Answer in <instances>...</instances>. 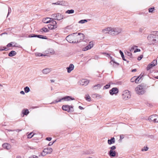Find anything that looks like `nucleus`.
<instances>
[{
	"mask_svg": "<svg viewBox=\"0 0 158 158\" xmlns=\"http://www.w3.org/2000/svg\"><path fill=\"white\" fill-rule=\"evenodd\" d=\"M143 55H141L139 56H138L137 59L138 60H141V59L143 58Z\"/></svg>",
	"mask_w": 158,
	"mask_h": 158,
	"instance_id": "864d4df0",
	"label": "nucleus"
},
{
	"mask_svg": "<svg viewBox=\"0 0 158 158\" xmlns=\"http://www.w3.org/2000/svg\"><path fill=\"white\" fill-rule=\"evenodd\" d=\"M25 92L27 93L30 91V89L28 86H26L24 88Z\"/></svg>",
	"mask_w": 158,
	"mask_h": 158,
	"instance_id": "ea45409f",
	"label": "nucleus"
},
{
	"mask_svg": "<svg viewBox=\"0 0 158 158\" xmlns=\"http://www.w3.org/2000/svg\"><path fill=\"white\" fill-rule=\"evenodd\" d=\"M58 100L57 99H56L54 101H53V102H52L51 104H55L56 103H58Z\"/></svg>",
	"mask_w": 158,
	"mask_h": 158,
	"instance_id": "e2e57ef3",
	"label": "nucleus"
},
{
	"mask_svg": "<svg viewBox=\"0 0 158 158\" xmlns=\"http://www.w3.org/2000/svg\"><path fill=\"white\" fill-rule=\"evenodd\" d=\"M135 81H136V78H135V76L133 77L131 79V82H135Z\"/></svg>",
	"mask_w": 158,
	"mask_h": 158,
	"instance_id": "8fccbe9b",
	"label": "nucleus"
},
{
	"mask_svg": "<svg viewBox=\"0 0 158 158\" xmlns=\"http://www.w3.org/2000/svg\"><path fill=\"white\" fill-rule=\"evenodd\" d=\"M123 98L125 100H127L131 97L130 92L128 90H126L122 94Z\"/></svg>",
	"mask_w": 158,
	"mask_h": 158,
	"instance_id": "6e6552de",
	"label": "nucleus"
},
{
	"mask_svg": "<svg viewBox=\"0 0 158 158\" xmlns=\"http://www.w3.org/2000/svg\"><path fill=\"white\" fill-rule=\"evenodd\" d=\"M109 148L110 149V151H114V150L116 148V147L115 146H113L111 147H110Z\"/></svg>",
	"mask_w": 158,
	"mask_h": 158,
	"instance_id": "de8ad7c7",
	"label": "nucleus"
},
{
	"mask_svg": "<svg viewBox=\"0 0 158 158\" xmlns=\"http://www.w3.org/2000/svg\"><path fill=\"white\" fill-rule=\"evenodd\" d=\"M40 31L41 32H49V31L48 29L46 27H43L41 28L40 30Z\"/></svg>",
	"mask_w": 158,
	"mask_h": 158,
	"instance_id": "f704fd0d",
	"label": "nucleus"
},
{
	"mask_svg": "<svg viewBox=\"0 0 158 158\" xmlns=\"http://www.w3.org/2000/svg\"><path fill=\"white\" fill-rule=\"evenodd\" d=\"M52 139V138L51 137H47L46 138V139L48 141H50Z\"/></svg>",
	"mask_w": 158,
	"mask_h": 158,
	"instance_id": "680f3d73",
	"label": "nucleus"
},
{
	"mask_svg": "<svg viewBox=\"0 0 158 158\" xmlns=\"http://www.w3.org/2000/svg\"><path fill=\"white\" fill-rule=\"evenodd\" d=\"M17 43H16L15 42H11L8 43L6 45L7 47H18L17 45Z\"/></svg>",
	"mask_w": 158,
	"mask_h": 158,
	"instance_id": "dca6fc26",
	"label": "nucleus"
},
{
	"mask_svg": "<svg viewBox=\"0 0 158 158\" xmlns=\"http://www.w3.org/2000/svg\"><path fill=\"white\" fill-rule=\"evenodd\" d=\"M155 34L154 41L155 44L158 42V31L153 32Z\"/></svg>",
	"mask_w": 158,
	"mask_h": 158,
	"instance_id": "a878e982",
	"label": "nucleus"
},
{
	"mask_svg": "<svg viewBox=\"0 0 158 158\" xmlns=\"http://www.w3.org/2000/svg\"><path fill=\"white\" fill-rule=\"evenodd\" d=\"M35 55L38 56H46L45 55H44L41 53H35Z\"/></svg>",
	"mask_w": 158,
	"mask_h": 158,
	"instance_id": "37998d69",
	"label": "nucleus"
},
{
	"mask_svg": "<svg viewBox=\"0 0 158 158\" xmlns=\"http://www.w3.org/2000/svg\"><path fill=\"white\" fill-rule=\"evenodd\" d=\"M113 61V64L112 65H113V66L114 67H117L119 65V64L118 63L115 62V61Z\"/></svg>",
	"mask_w": 158,
	"mask_h": 158,
	"instance_id": "58836bf2",
	"label": "nucleus"
},
{
	"mask_svg": "<svg viewBox=\"0 0 158 158\" xmlns=\"http://www.w3.org/2000/svg\"><path fill=\"white\" fill-rule=\"evenodd\" d=\"M148 149V148L147 146L144 147L143 148H142L141 149L142 151H147Z\"/></svg>",
	"mask_w": 158,
	"mask_h": 158,
	"instance_id": "09e8293b",
	"label": "nucleus"
},
{
	"mask_svg": "<svg viewBox=\"0 0 158 158\" xmlns=\"http://www.w3.org/2000/svg\"><path fill=\"white\" fill-rule=\"evenodd\" d=\"M94 44L92 42H90L85 47L83 48L82 50L85 51L90 49L92 47H93Z\"/></svg>",
	"mask_w": 158,
	"mask_h": 158,
	"instance_id": "4468645a",
	"label": "nucleus"
},
{
	"mask_svg": "<svg viewBox=\"0 0 158 158\" xmlns=\"http://www.w3.org/2000/svg\"><path fill=\"white\" fill-rule=\"evenodd\" d=\"M124 138V135H120V139L119 140H121Z\"/></svg>",
	"mask_w": 158,
	"mask_h": 158,
	"instance_id": "bf43d9fd",
	"label": "nucleus"
},
{
	"mask_svg": "<svg viewBox=\"0 0 158 158\" xmlns=\"http://www.w3.org/2000/svg\"><path fill=\"white\" fill-rule=\"evenodd\" d=\"M56 18H55V20H60L64 18L63 16L61 14L59 13H56Z\"/></svg>",
	"mask_w": 158,
	"mask_h": 158,
	"instance_id": "6ab92c4d",
	"label": "nucleus"
},
{
	"mask_svg": "<svg viewBox=\"0 0 158 158\" xmlns=\"http://www.w3.org/2000/svg\"><path fill=\"white\" fill-rule=\"evenodd\" d=\"M84 37L85 35L83 34L78 33L77 35V36L76 37V40H78L80 42L84 39Z\"/></svg>",
	"mask_w": 158,
	"mask_h": 158,
	"instance_id": "ddd939ff",
	"label": "nucleus"
},
{
	"mask_svg": "<svg viewBox=\"0 0 158 158\" xmlns=\"http://www.w3.org/2000/svg\"><path fill=\"white\" fill-rule=\"evenodd\" d=\"M50 71V69L49 68H46L42 70V72L44 74H47L49 73Z\"/></svg>",
	"mask_w": 158,
	"mask_h": 158,
	"instance_id": "7c9ffc66",
	"label": "nucleus"
},
{
	"mask_svg": "<svg viewBox=\"0 0 158 158\" xmlns=\"http://www.w3.org/2000/svg\"><path fill=\"white\" fill-rule=\"evenodd\" d=\"M53 26V25L51 24H48V28L50 30H53L55 29L56 28V26Z\"/></svg>",
	"mask_w": 158,
	"mask_h": 158,
	"instance_id": "2f4dec72",
	"label": "nucleus"
},
{
	"mask_svg": "<svg viewBox=\"0 0 158 158\" xmlns=\"http://www.w3.org/2000/svg\"><path fill=\"white\" fill-rule=\"evenodd\" d=\"M52 151V149L51 148H47L44 149L43 152H44V154H42V156H44L48 154H50Z\"/></svg>",
	"mask_w": 158,
	"mask_h": 158,
	"instance_id": "f8f14e48",
	"label": "nucleus"
},
{
	"mask_svg": "<svg viewBox=\"0 0 158 158\" xmlns=\"http://www.w3.org/2000/svg\"><path fill=\"white\" fill-rule=\"evenodd\" d=\"M51 19V18H44L43 20V22L44 23H50L51 22V19Z\"/></svg>",
	"mask_w": 158,
	"mask_h": 158,
	"instance_id": "393cba45",
	"label": "nucleus"
},
{
	"mask_svg": "<svg viewBox=\"0 0 158 158\" xmlns=\"http://www.w3.org/2000/svg\"><path fill=\"white\" fill-rule=\"evenodd\" d=\"M2 147L8 150L10 148V146L8 143H3L2 145Z\"/></svg>",
	"mask_w": 158,
	"mask_h": 158,
	"instance_id": "b1692460",
	"label": "nucleus"
},
{
	"mask_svg": "<svg viewBox=\"0 0 158 158\" xmlns=\"http://www.w3.org/2000/svg\"><path fill=\"white\" fill-rule=\"evenodd\" d=\"M96 97L98 99L100 98H102V96L99 94H95Z\"/></svg>",
	"mask_w": 158,
	"mask_h": 158,
	"instance_id": "5fc2aeb1",
	"label": "nucleus"
},
{
	"mask_svg": "<svg viewBox=\"0 0 158 158\" xmlns=\"http://www.w3.org/2000/svg\"><path fill=\"white\" fill-rule=\"evenodd\" d=\"M58 3V5L66 6L67 4L66 2L64 1H58L57 2Z\"/></svg>",
	"mask_w": 158,
	"mask_h": 158,
	"instance_id": "bb28decb",
	"label": "nucleus"
},
{
	"mask_svg": "<svg viewBox=\"0 0 158 158\" xmlns=\"http://www.w3.org/2000/svg\"><path fill=\"white\" fill-rule=\"evenodd\" d=\"M155 10L154 7L150 8L148 9V12L149 13H152L153 10Z\"/></svg>",
	"mask_w": 158,
	"mask_h": 158,
	"instance_id": "c03bdc74",
	"label": "nucleus"
},
{
	"mask_svg": "<svg viewBox=\"0 0 158 158\" xmlns=\"http://www.w3.org/2000/svg\"><path fill=\"white\" fill-rule=\"evenodd\" d=\"M22 113L23 114L22 116L23 117L25 115H27L29 113V112L28 109H23L22 111Z\"/></svg>",
	"mask_w": 158,
	"mask_h": 158,
	"instance_id": "4be33fe9",
	"label": "nucleus"
},
{
	"mask_svg": "<svg viewBox=\"0 0 158 158\" xmlns=\"http://www.w3.org/2000/svg\"><path fill=\"white\" fill-rule=\"evenodd\" d=\"M111 27H107L102 30V32L105 34L108 33L110 34V32L111 31Z\"/></svg>",
	"mask_w": 158,
	"mask_h": 158,
	"instance_id": "412c9836",
	"label": "nucleus"
},
{
	"mask_svg": "<svg viewBox=\"0 0 158 158\" xmlns=\"http://www.w3.org/2000/svg\"><path fill=\"white\" fill-rule=\"evenodd\" d=\"M87 22V19H82L80 20L78 22V23H85Z\"/></svg>",
	"mask_w": 158,
	"mask_h": 158,
	"instance_id": "79ce46f5",
	"label": "nucleus"
},
{
	"mask_svg": "<svg viewBox=\"0 0 158 158\" xmlns=\"http://www.w3.org/2000/svg\"><path fill=\"white\" fill-rule=\"evenodd\" d=\"M73 106H69L67 105H63L62 107L63 110L70 113L73 112Z\"/></svg>",
	"mask_w": 158,
	"mask_h": 158,
	"instance_id": "20e7f679",
	"label": "nucleus"
},
{
	"mask_svg": "<svg viewBox=\"0 0 158 158\" xmlns=\"http://www.w3.org/2000/svg\"><path fill=\"white\" fill-rule=\"evenodd\" d=\"M51 16L53 18V19H54V20H55V18H56V13L52 14Z\"/></svg>",
	"mask_w": 158,
	"mask_h": 158,
	"instance_id": "6e6d98bb",
	"label": "nucleus"
},
{
	"mask_svg": "<svg viewBox=\"0 0 158 158\" xmlns=\"http://www.w3.org/2000/svg\"><path fill=\"white\" fill-rule=\"evenodd\" d=\"M91 151H87L85 152V154H89L91 153Z\"/></svg>",
	"mask_w": 158,
	"mask_h": 158,
	"instance_id": "0e129e2a",
	"label": "nucleus"
},
{
	"mask_svg": "<svg viewBox=\"0 0 158 158\" xmlns=\"http://www.w3.org/2000/svg\"><path fill=\"white\" fill-rule=\"evenodd\" d=\"M150 122H153L154 123L158 122V115L156 114H154L150 116L148 118Z\"/></svg>",
	"mask_w": 158,
	"mask_h": 158,
	"instance_id": "423d86ee",
	"label": "nucleus"
},
{
	"mask_svg": "<svg viewBox=\"0 0 158 158\" xmlns=\"http://www.w3.org/2000/svg\"><path fill=\"white\" fill-rule=\"evenodd\" d=\"M16 54V52L15 51H11L9 53L8 56L10 57H12L15 55Z\"/></svg>",
	"mask_w": 158,
	"mask_h": 158,
	"instance_id": "c85d7f7f",
	"label": "nucleus"
},
{
	"mask_svg": "<svg viewBox=\"0 0 158 158\" xmlns=\"http://www.w3.org/2000/svg\"><path fill=\"white\" fill-rule=\"evenodd\" d=\"M125 54L128 56H131L132 55V54L131 53L127 51L125 52Z\"/></svg>",
	"mask_w": 158,
	"mask_h": 158,
	"instance_id": "49530a36",
	"label": "nucleus"
},
{
	"mask_svg": "<svg viewBox=\"0 0 158 158\" xmlns=\"http://www.w3.org/2000/svg\"><path fill=\"white\" fill-rule=\"evenodd\" d=\"M56 140H55L53 141H51V142H50L49 143L48 145V146H51L56 142Z\"/></svg>",
	"mask_w": 158,
	"mask_h": 158,
	"instance_id": "603ef678",
	"label": "nucleus"
},
{
	"mask_svg": "<svg viewBox=\"0 0 158 158\" xmlns=\"http://www.w3.org/2000/svg\"><path fill=\"white\" fill-rule=\"evenodd\" d=\"M119 52L121 55L123 60L124 61H127V60L125 58V57L123 52H122L121 50H120Z\"/></svg>",
	"mask_w": 158,
	"mask_h": 158,
	"instance_id": "c9c22d12",
	"label": "nucleus"
},
{
	"mask_svg": "<svg viewBox=\"0 0 158 158\" xmlns=\"http://www.w3.org/2000/svg\"><path fill=\"white\" fill-rule=\"evenodd\" d=\"M155 34L154 33L149 35L148 36L147 38L151 44H155L154 38Z\"/></svg>",
	"mask_w": 158,
	"mask_h": 158,
	"instance_id": "9b49d317",
	"label": "nucleus"
},
{
	"mask_svg": "<svg viewBox=\"0 0 158 158\" xmlns=\"http://www.w3.org/2000/svg\"><path fill=\"white\" fill-rule=\"evenodd\" d=\"M141 51L140 49L139 48H136L134 51V53H136L137 52H139Z\"/></svg>",
	"mask_w": 158,
	"mask_h": 158,
	"instance_id": "13d9d810",
	"label": "nucleus"
},
{
	"mask_svg": "<svg viewBox=\"0 0 158 158\" xmlns=\"http://www.w3.org/2000/svg\"><path fill=\"white\" fill-rule=\"evenodd\" d=\"M74 12V11L73 10L71 9L70 10H68L65 12V13L68 14H71L73 13Z\"/></svg>",
	"mask_w": 158,
	"mask_h": 158,
	"instance_id": "4c0bfd02",
	"label": "nucleus"
},
{
	"mask_svg": "<svg viewBox=\"0 0 158 158\" xmlns=\"http://www.w3.org/2000/svg\"><path fill=\"white\" fill-rule=\"evenodd\" d=\"M50 19L51 20V22L50 23H51V24H52L53 26H56V28L57 27V23L54 20V19H52V18H51V19Z\"/></svg>",
	"mask_w": 158,
	"mask_h": 158,
	"instance_id": "cd10ccee",
	"label": "nucleus"
},
{
	"mask_svg": "<svg viewBox=\"0 0 158 158\" xmlns=\"http://www.w3.org/2000/svg\"><path fill=\"white\" fill-rule=\"evenodd\" d=\"M143 76H141V74L139 76L137 77L136 76H135V78H136V81H135V83H139V82L141 78Z\"/></svg>",
	"mask_w": 158,
	"mask_h": 158,
	"instance_id": "c756f323",
	"label": "nucleus"
},
{
	"mask_svg": "<svg viewBox=\"0 0 158 158\" xmlns=\"http://www.w3.org/2000/svg\"><path fill=\"white\" fill-rule=\"evenodd\" d=\"M11 8L10 7H9V8H8V14H7V17H8V16L11 13Z\"/></svg>",
	"mask_w": 158,
	"mask_h": 158,
	"instance_id": "052dcab7",
	"label": "nucleus"
},
{
	"mask_svg": "<svg viewBox=\"0 0 158 158\" xmlns=\"http://www.w3.org/2000/svg\"><path fill=\"white\" fill-rule=\"evenodd\" d=\"M138 47V46H135L134 45H133V46H132L130 49L129 48V51L130 52H131L132 51H133V50L135 49V48H137Z\"/></svg>",
	"mask_w": 158,
	"mask_h": 158,
	"instance_id": "a18cd8bd",
	"label": "nucleus"
},
{
	"mask_svg": "<svg viewBox=\"0 0 158 158\" xmlns=\"http://www.w3.org/2000/svg\"><path fill=\"white\" fill-rule=\"evenodd\" d=\"M136 70H137L136 69H132L131 70V72H136Z\"/></svg>",
	"mask_w": 158,
	"mask_h": 158,
	"instance_id": "774afa93",
	"label": "nucleus"
},
{
	"mask_svg": "<svg viewBox=\"0 0 158 158\" xmlns=\"http://www.w3.org/2000/svg\"><path fill=\"white\" fill-rule=\"evenodd\" d=\"M89 83V81L86 79H82L81 81L80 84L84 86H86Z\"/></svg>",
	"mask_w": 158,
	"mask_h": 158,
	"instance_id": "2eb2a0df",
	"label": "nucleus"
},
{
	"mask_svg": "<svg viewBox=\"0 0 158 158\" xmlns=\"http://www.w3.org/2000/svg\"><path fill=\"white\" fill-rule=\"evenodd\" d=\"M1 48H3V49H1L0 50L1 51H7L9 50V49L8 48H6L5 46H3V47H1Z\"/></svg>",
	"mask_w": 158,
	"mask_h": 158,
	"instance_id": "3c124183",
	"label": "nucleus"
},
{
	"mask_svg": "<svg viewBox=\"0 0 158 158\" xmlns=\"http://www.w3.org/2000/svg\"><path fill=\"white\" fill-rule=\"evenodd\" d=\"M109 92L111 95H116L118 93L119 90L117 87H113L109 90Z\"/></svg>",
	"mask_w": 158,
	"mask_h": 158,
	"instance_id": "9d476101",
	"label": "nucleus"
},
{
	"mask_svg": "<svg viewBox=\"0 0 158 158\" xmlns=\"http://www.w3.org/2000/svg\"><path fill=\"white\" fill-rule=\"evenodd\" d=\"M20 93L22 94H23V95H24L25 94V92L24 91H20Z\"/></svg>",
	"mask_w": 158,
	"mask_h": 158,
	"instance_id": "69168bd1",
	"label": "nucleus"
},
{
	"mask_svg": "<svg viewBox=\"0 0 158 158\" xmlns=\"http://www.w3.org/2000/svg\"><path fill=\"white\" fill-rule=\"evenodd\" d=\"M28 38L37 37L42 39H47L48 38L45 36H44L40 35H36L35 34H31L28 36Z\"/></svg>",
	"mask_w": 158,
	"mask_h": 158,
	"instance_id": "0eeeda50",
	"label": "nucleus"
},
{
	"mask_svg": "<svg viewBox=\"0 0 158 158\" xmlns=\"http://www.w3.org/2000/svg\"><path fill=\"white\" fill-rule=\"evenodd\" d=\"M108 154L111 157H114L116 156V152L114 151H110L108 152Z\"/></svg>",
	"mask_w": 158,
	"mask_h": 158,
	"instance_id": "aec40b11",
	"label": "nucleus"
},
{
	"mask_svg": "<svg viewBox=\"0 0 158 158\" xmlns=\"http://www.w3.org/2000/svg\"><path fill=\"white\" fill-rule=\"evenodd\" d=\"M74 68V66L73 64H71L69 67L66 68L67 72L68 73H70V72L73 70Z\"/></svg>",
	"mask_w": 158,
	"mask_h": 158,
	"instance_id": "f3484780",
	"label": "nucleus"
},
{
	"mask_svg": "<svg viewBox=\"0 0 158 158\" xmlns=\"http://www.w3.org/2000/svg\"><path fill=\"white\" fill-rule=\"evenodd\" d=\"M107 142L108 144L110 145L114 143L115 142V138L114 137H111L110 139L108 140Z\"/></svg>",
	"mask_w": 158,
	"mask_h": 158,
	"instance_id": "5701e85b",
	"label": "nucleus"
},
{
	"mask_svg": "<svg viewBox=\"0 0 158 158\" xmlns=\"http://www.w3.org/2000/svg\"><path fill=\"white\" fill-rule=\"evenodd\" d=\"M148 86L143 84H141L138 85L135 88L136 93L139 95H142L144 93L145 91V89H147Z\"/></svg>",
	"mask_w": 158,
	"mask_h": 158,
	"instance_id": "f257e3e1",
	"label": "nucleus"
},
{
	"mask_svg": "<svg viewBox=\"0 0 158 158\" xmlns=\"http://www.w3.org/2000/svg\"><path fill=\"white\" fill-rule=\"evenodd\" d=\"M157 64V61L156 60H154L149 64H148L146 67V69L147 71L149 70L152 67L155 66Z\"/></svg>",
	"mask_w": 158,
	"mask_h": 158,
	"instance_id": "1a4fd4ad",
	"label": "nucleus"
},
{
	"mask_svg": "<svg viewBox=\"0 0 158 158\" xmlns=\"http://www.w3.org/2000/svg\"><path fill=\"white\" fill-rule=\"evenodd\" d=\"M74 100L75 99L74 98H72V97L70 96H67L59 98V99L58 100V102H61L62 100L66 101H69Z\"/></svg>",
	"mask_w": 158,
	"mask_h": 158,
	"instance_id": "39448f33",
	"label": "nucleus"
},
{
	"mask_svg": "<svg viewBox=\"0 0 158 158\" xmlns=\"http://www.w3.org/2000/svg\"><path fill=\"white\" fill-rule=\"evenodd\" d=\"M85 99L86 101L88 102L91 101V98L88 94H86L85 95Z\"/></svg>",
	"mask_w": 158,
	"mask_h": 158,
	"instance_id": "e433bc0d",
	"label": "nucleus"
},
{
	"mask_svg": "<svg viewBox=\"0 0 158 158\" xmlns=\"http://www.w3.org/2000/svg\"><path fill=\"white\" fill-rule=\"evenodd\" d=\"M102 86V85L100 84H98L97 85H94L93 86V88H95V89H100Z\"/></svg>",
	"mask_w": 158,
	"mask_h": 158,
	"instance_id": "473e14b6",
	"label": "nucleus"
},
{
	"mask_svg": "<svg viewBox=\"0 0 158 158\" xmlns=\"http://www.w3.org/2000/svg\"><path fill=\"white\" fill-rule=\"evenodd\" d=\"M78 108L80 109V110H83L84 109V108L82 107L81 106H79L78 107Z\"/></svg>",
	"mask_w": 158,
	"mask_h": 158,
	"instance_id": "338daca9",
	"label": "nucleus"
},
{
	"mask_svg": "<svg viewBox=\"0 0 158 158\" xmlns=\"http://www.w3.org/2000/svg\"><path fill=\"white\" fill-rule=\"evenodd\" d=\"M77 33H74L72 34L67 36L66 38V40L69 43H79V41L76 40V37L74 35L77 34Z\"/></svg>",
	"mask_w": 158,
	"mask_h": 158,
	"instance_id": "f03ea898",
	"label": "nucleus"
},
{
	"mask_svg": "<svg viewBox=\"0 0 158 158\" xmlns=\"http://www.w3.org/2000/svg\"><path fill=\"white\" fill-rule=\"evenodd\" d=\"M29 158H38V156L35 155H32L29 157Z\"/></svg>",
	"mask_w": 158,
	"mask_h": 158,
	"instance_id": "4d7b16f0",
	"label": "nucleus"
},
{
	"mask_svg": "<svg viewBox=\"0 0 158 158\" xmlns=\"http://www.w3.org/2000/svg\"><path fill=\"white\" fill-rule=\"evenodd\" d=\"M103 54L106 55V56L108 57H110V63L111 64H113V61H115L114 60V58H113L112 56H110V54H109L108 53H106V52H104Z\"/></svg>",
	"mask_w": 158,
	"mask_h": 158,
	"instance_id": "a211bd4d",
	"label": "nucleus"
},
{
	"mask_svg": "<svg viewBox=\"0 0 158 158\" xmlns=\"http://www.w3.org/2000/svg\"><path fill=\"white\" fill-rule=\"evenodd\" d=\"M122 30V29L119 27H111V31L110 32V34L113 35H116L121 33Z\"/></svg>",
	"mask_w": 158,
	"mask_h": 158,
	"instance_id": "7ed1b4c3",
	"label": "nucleus"
},
{
	"mask_svg": "<svg viewBox=\"0 0 158 158\" xmlns=\"http://www.w3.org/2000/svg\"><path fill=\"white\" fill-rule=\"evenodd\" d=\"M34 135V133H33L32 132H31L27 135V138H31Z\"/></svg>",
	"mask_w": 158,
	"mask_h": 158,
	"instance_id": "a19ab883",
	"label": "nucleus"
},
{
	"mask_svg": "<svg viewBox=\"0 0 158 158\" xmlns=\"http://www.w3.org/2000/svg\"><path fill=\"white\" fill-rule=\"evenodd\" d=\"M110 84H112V83L110 82L109 83L107 84L104 86L103 89H109L110 87Z\"/></svg>",
	"mask_w": 158,
	"mask_h": 158,
	"instance_id": "72a5a7b5",
	"label": "nucleus"
}]
</instances>
